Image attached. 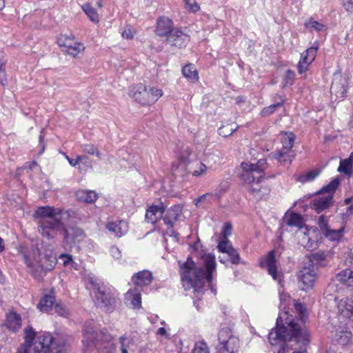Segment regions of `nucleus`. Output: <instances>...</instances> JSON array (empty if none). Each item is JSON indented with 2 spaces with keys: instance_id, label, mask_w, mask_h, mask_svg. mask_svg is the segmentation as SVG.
<instances>
[{
  "instance_id": "obj_1",
  "label": "nucleus",
  "mask_w": 353,
  "mask_h": 353,
  "mask_svg": "<svg viewBox=\"0 0 353 353\" xmlns=\"http://www.w3.org/2000/svg\"><path fill=\"white\" fill-rule=\"evenodd\" d=\"M34 217L39 218L38 230L44 237L54 238L58 232H63L64 239L68 243L82 241L86 236L84 231L77 226L66 228L64 224L65 216H75L72 210H63L50 206H41L34 213Z\"/></svg>"
},
{
  "instance_id": "obj_2",
  "label": "nucleus",
  "mask_w": 353,
  "mask_h": 353,
  "mask_svg": "<svg viewBox=\"0 0 353 353\" xmlns=\"http://www.w3.org/2000/svg\"><path fill=\"white\" fill-rule=\"evenodd\" d=\"M294 309L299 316V319H294L288 312L281 314L277 319L276 325L268 335V340L274 353H285L287 341L294 340L297 343L305 344L309 341L307 330L299 323H304L305 308L301 303H294Z\"/></svg>"
},
{
  "instance_id": "obj_3",
  "label": "nucleus",
  "mask_w": 353,
  "mask_h": 353,
  "mask_svg": "<svg viewBox=\"0 0 353 353\" xmlns=\"http://www.w3.org/2000/svg\"><path fill=\"white\" fill-rule=\"evenodd\" d=\"M203 263L205 270L203 268H196L194 262L188 258L181 268L182 280L186 281L194 288V292L198 294L202 290L205 280L208 283L212 282V273L216 268L215 257L212 254L203 256Z\"/></svg>"
},
{
  "instance_id": "obj_4",
  "label": "nucleus",
  "mask_w": 353,
  "mask_h": 353,
  "mask_svg": "<svg viewBox=\"0 0 353 353\" xmlns=\"http://www.w3.org/2000/svg\"><path fill=\"white\" fill-rule=\"evenodd\" d=\"M83 352H90L97 348L102 353H114L115 346L111 340V336L103 331L99 332L95 330L94 323L87 321L83 330Z\"/></svg>"
},
{
  "instance_id": "obj_5",
  "label": "nucleus",
  "mask_w": 353,
  "mask_h": 353,
  "mask_svg": "<svg viewBox=\"0 0 353 353\" xmlns=\"http://www.w3.org/2000/svg\"><path fill=\"white\" fill-rule=\"evenodd\" d=\"M42 244L32 245V253L24 255V261L32 274L38 279H41L47 272L52 270L56 264V258L50 254L42 252Z\"/></svg>"
},
{
  "instance_id": "obj_6",
  "label": "nucleus",
  "mask_w": 353,
  "mask_h": 353,
  "mask_svg": "<svg viewBox=\"0 0 353 353\" xmlns=\"http://www.w3.org/2000/svg\"><path fill=\"white\" fill-rule=\"evenodd\" d=\"M339 185V180L334 179L329 184L324 186L319 194L327 193V195L319 196L311 202V208L317 213H320L330 208L333 203V194Z\"/></svg>"
},
{
  "instance_id": "obj_7",
  "label": "nucleus",
  "mask_w": 353,
  "mask_h": 353,
  "mask_svg": "<svg viewBox=\"0 0 353 353\" xmlns=\"http://www.w3.org/2000/svg\"><path fill=\"white\" fill-rule=\"evenodd\" d=\"M162 95L163 92L161 90L154 88H148L143 85L135 86L132 93L134 99L143 105L154 103Z\"/></svg>"
},
{
  "instance_id": "obj_8",
  "label": "nucleus",
  "mask_w": 353,
  "mask_h": 353,
  "mask_svg": "<svg viewBox=\"0 0 353 353\" xmlns=\"http://www.w3.org/2000/svg\"><path fill=\"white\" fill-rule=\"evenodd\" d=\"M266 160L260 159L256 164L241 163L243 173L241 178L245 183L253 182L256 179H260L263 176V172L266 166Z\"/></svg>"
},
{
  "instance_id": "obj_9",
  "label": "nucleus",
  "mask_w": 353,
  "mask_h": 353,
  "mask_svg": "<svg viewBox=\"0 0 353 353\" xmlns=\"http://www.w3.org/2000/svg\"><path fill=\"white\" fill-rule=\"evenodd\" d=\"M299 287L303 290L312 288L316 279V272L313 266L303 267L297 273Z\"/></svg>"
},
{
  "instance_id": "obj_10",
  "label": "nucleus",
  "mask_w": 353,
  "mask_h": 353,
  "mask_svg": "<svg viewBox=\"0 0 353 353\" xmlns=\"http://www.w3.org/2000/svg\"><path fill=\"white\" fill-rule=\"evenodd\" d=\"M294 136L292 133L285 134L282 138L283 148L281 150L274 154V157L281 162L285 163L288 161L290 163L293 157V156L290 154V152L294 145Z\"/></svg>"
},
{
  "instance_id": "obj_11",
  "label": "nucleus",
  "mask_w": 353,
  "mask_h": 353,
  "mask_svg": "<svg viewBox=\"0 0 353 353\" xmlns=\"http://www.w3.org/2000/svg\"><path fill=\"white\" fill-rule=\"evenodd\" d=\"M89 283L93 287L95 299L97 303L101 307H105L108 310L112 309V305L114 303V299L109 294H106L104 291L100 290L99 285L97 283V280L92 277L88 278Z\"/></svg>"
},
{
  "instance_id": "obj_12",
  "label": "nucleus",
  "mask_w": 353,
  "mask_h": 353,
  "mask_svg": "<svg viewBox=\"0 0 353 353\" xmlns=\"http://www.w3.org/2000/svg\"><path fill=\"white\" fill-rule=\"evenodd\" d=\"M54 340L49 334L37 336L33 344L34 353H52L54 349Z\"/></svg>"
},
{
  "instance_id": "obj_13",
  "label": "nucleus",
  "mask_w": 353,
  "mask_h": 353,
  "mask_svg": "<svg viewBox=\"0 0 353 353\" xmlns=\"http://www.w3.org/2000/svg\"><path fill=\"white\" fill-rule=\"evenodd\" d=\"M335 281L349 288L353 287V270L347 268L336 274L334 282L331 283L327 287L328 292H337Z\"/></svg>"
},
{
  "instance_id": "obj_14",
  "label": "nucleus",
  "mask_w": 353,
  "mask_h": 353,
  "mask_svg": "<svg viewBox=\"0 0 353 353\" xmlns=\"http://www.w3.org/2000/svg\"><path fill=\"white\" fill-rule=\"evenodd\" d=\"M229 330L222 329L219 333L218 339L219 343L223 345L226 353H234L237 351L239 347V341L236 338L230 336Z\"/></svg>"
},
{
  "instance_id": "obj_15",
  "label": "nucleus",
  "mask_w": 353,
  "mask_h": 353,
  "mask_svg": "<svg viewBox=\"0 0 353 353\" xmlns=\"http://www.w3.org/2000/svg\"><path fill=\"white\" fill-rule=\"evenodd\" d=\"M166 41L172 46L176 48H183L190 41V36L181 31V30L175 28L167 37Z\"/></svg>"
},
{
  "instance_id": "obj_16",
  "label": "nucleus",
  "mask_w": 353,
  "mask_h": 353,
  "mask_svg": "<svg viewBox=\"0 0 353 353\" xmlns=\"http://www.w3.org/2000/svg\"><path fill=\"white\" fill-rule=\"evenodd\" d=\"M3 325L10 332H17L22 326L21 317L17 312L10 311L6 313V320Z\"/></svg>"
},
{
  "instance_id": "obj_17",
  "label": "nucleus",
  "mask_w": 353,
  "mask_h": 353,
  "mask_svg": "<svg viewBox=\"0 0 353 353\" xmlns=\"http://www.w3.org/2000/svg\"><path fill=\"white\" fill-rule=\"evenodd\" d=\"M173 22L168 17H160L157 22L156 33L159 37H168L174 30Z\"/></svg>"
},
{
  "instance_id": "obj_18",
  "label": "nucleus",
  "mask_w": 353,
  "mask_h": 353,
  "mask_svg": "<svg viewBox=\"0 0 353 353\" xmlns=\"http://www.w3.org/2000/svg\"><path fill=\"white\" fill-rule=\"evenodd\" d=\"M36 333L32 326L28 325L24 328L25 343L18 349L17 353H30V348L35 339Z\"/></svg>"
},
{
  "instance_id": "obj_19",
  "label": "nucleus",
  "mask_w": 353,
  "mask_h": 353,
  "mask_svg": "<svg viewBox=\"0 0 353 353\" xmlns=\"http://www.w3.org/2000/svg\"><path fill=\"white\" fill-rule=\"evenodd\" d=\"M261 265H265L269 274H270L274 280L278 281L279 283H281V274H278L277 272V268L276 265V259L274 251H271L269 252L265 259V265H263V263H261Z\"/></svg>"
},
{
  "instance_id": "obj_20",
  "label": "nucleus",
  "mask_w": 353,
  "mask_h": 353,
  "mask_svg": "<svg viewBox=\"0 0 353 353\" xmlns=\"http://www.w3.org/2000/svg\"><path fill=\"white\" fill-rule=\"evenodd\" d=\"M182 210L183 206L180 204L174 205L169 208L163 217L165 223L172 228L174 223L177 221L178 217L181 215Z\"/></svg>"
},
{
  "instance_id": "obj_21",
  "label": "nucleus",
  "mask_w": 353,
  "mask_h": 353,
  "mask_svg": "<svg viewBox=\"0 0 353 353\" xmlns=\"http://www.w3.org/2000/svg\"><path fill=\"white\" fill-rule=\"evenodd\" d=\"M345 81V79L343 78L341 75L334 74V80L330 88L331 93H334L336 96L340 95V97H344L346 89L343 82Z\"/></svg>"
},
{
  "instance_id": "obj_22",
  "label": "nucleus",
  "mask_w": 353,
  "mask_h": 353,
  "mask_svg": "<svg viewBox=\"0 0 353 353\" xmlns=\"http://www.w3.org/2000/svg\"><path fill=\"white\" fill-rule=\"evenodd\" d=\"M345 223L341 221L338 228H331L330 226L323 232L325 236L330 241H339L343 236Z\"/></svg>"
},
{
  "instance_id": "obj_23",
  "label": "nucleus",
  "mask_w": 353,
  "mask_h": 353,
  "mask_svg": "<svg viewBox=\"0 0 353 353\" xmlns=\"http://www.w3.org/2000/svg\"><path fill=\"white\" fill-rule=\"evenodd\" d=\"M340 313L347 318L353 317V299L345 298L341 299L338 304Z\"/></svg>"
},
{
  "instance_id": "obj_24",
  "label": "nucleus",
  "mask_w": 353,
  "mask_h": 353,
  "mask_svg": "<svg viewBox=\"0 0 353 353\" xmlns=\"http://www.w3.org/2000/svg\"><path fill=\"white\" fill-rule=\"evenodd\" d=\"M106 228L116 236L120 237L127 233L128 230V224L123 221L112 222L106 225Z\"/></svg>"
},
{
  "instance_id": "obj_25",
  "label": "nucleus",
  "mask_w": 353,
  "mask_h": 353,
  "mask_svg": "<svg viewBox=\"0 0 353 353\" xmlns=\"http://www.w3.org/2000/svg\"><path fill=\"white\" fill-rule=\"evenodd\" d=\"M164 208L162 206L152 205L146 211L145 219L151 223H156L162 217Z\"/></svg>"
},
{
  "instance_id": "obj_26",
  "label": "nucleus",
  "mask_w": 353,
  "mask_h": 353,
  "mask_svg": "<svg viewBox=\"0 0 353 353\" xmlns=\"http://www.w3.org/2000/svg\"><path fill=\"white\" fill-rule=\"evenodd\" d=\"M152 279V273L147 270L138 272L132 277L134 283L137 287L149 285Z\"/></svg>"
},
{
  "instance_id": "obj_27",
  "label": "nucleus",
  "mask_w": 353,
  "mask_h": 353,
  "mask_svg": "<svg viewBox=\"0 0 353 353\" xmlns=\"http://www.w3.org/2000/svg\"><path fill=\"white\" fill-rule=\"evenodd\" d=\"M125 299L130 301V304L134 308H139L141 305V290L136 287L130 289L125 294Z\"/></svg>"
},
{
  "instance_id": "obj_28",
  "label": "nucleus",
  "mask_w": 353,
  "mask_h": 353,
  "mask_svg": "<svg viewBox=\"0 0 353 353\" xmlns=\"http://www.w3.org/2000/svg\"><path fill=\"white\" fill-rule=\"evenodd\" d=\"M76 196L78 201L92 203L98 198L97 194L92 190H79L76 192Z\"/></svg>"
},
{
  "instance_id": "obj_29",
  "label": "nucleus",
  "mask_w": 353,
  "mask_h": 353,
  "mask_svg": "<svg viewBox=\"0 0 353 353\" xmlns=\"http://www.w3.org/2000/svg\"><path fill=\"white\" fill-rule=\"evenodd\" d=\"M283 222H285L289 226H296L300 229L303 225L301 216L295 212L286 214L283 218Z\"/></svg>"
},
{
  "instance_id": "obj_30",
  "label": "nucleus",
  "mask_w": 353,
  "mask_h": 353,
  "mask_svg": "<svg viewBox=\"0 0 353 353\" xmlns=\"http://www.w3.org/2000/svg\"><path fill=\"white\" fill-rule=\"evenodd\" d=\"M304 26L306 29L310 30V32L315 30L317 32L326 31V26L322 23L317 21L314 19V18H310L307 21H306L304 23Z\"/></svg>"
},
{
  "instance_id": "obj_31",
  "label": "nucleus",
  "mask_w": 353,
  "mask_h": 353,
  "mask_svg": "<svg viewBox=\"0 0 353 353\" xmlns=\"http://www.w3.org/2000/svg\"><path fill=\"white\" fill-rule=\"evenodd\" d=\"M238 128L239 126L236 123H226L219 128L218 133L223 137H228L231 136Z\"/></svg>"
},
{
  "instance_id": "obj_32",
  "label": "nucleus",
  "mask_w": 353,
  "mask_h": 353,
  "mask_svg": "<svg viewBox=\"0 0 353 353\" xmlns=\"http://www.w3.org/2000/svg\"><path fill=\"white\" fill-rule=\"evenodd\" d=\"M207 166L201 161H195L189 167V172L192 175L199 176L205 172Z\"/></svg>"
},
{
  "instance_id": "obj_33",
  "label": "nucleus",
  "mask_w": 353,
  "mask_h": 353,
  "mask_svg": "<svg viewBox=\"0 0 353 353\" xmlns=\"http://www.w3.org/2000/svg\"><path fill=\"white\" fill-rule=\"evenodd\" d=\"M55 299L52 295H46L40 301L38 307L42 312H48L52 307Z\"/></svg>"
},
{
  "instance_id": "obj_34",
  "label": "nucleus",
  "mask_w": 353,
  "mask_h": 353,
  "mask_svg": "<svg viewBox=\"0 0 353 353\" xmlns=\"http://www.w3.org/2000/svg\"><path fill=\"white\" fill-rule=\"evenodd\" d=\"M183 76L192 80L197 81L199 79L198 72L192 64H187L182 70Z\"/></svg>"
},
{
  "instance_id": "obj_35",
  "label": "nucleus",
  "mask_w": 353,
  "mask_h": 353,
  "mask_svg": "<svg viewBox=\"0 0 353 353\" xmlns=\"http://www.w3.org/2000/svg\"><path fill=\"white\" fill-rule=\"evenodd\" d=\"M338 170L347 176L352 175L353 173L352 160L349 158L341 161Z\"/></svg>"
},
{
  "instance_id": "obj_36",
  "label": "nucleus",
  "mask_w": 353,
  "mask_h": 353,
  "mask_svg": "<svg viewBox=\"0 0 353 353\" xmlns=\"http://www.w3.org/2000/svg\"><path fill=\"white\" fill-rule=\"evenodd\" d=\"M82 9L91 21L94 23H98L99 21V17L97 10L90 4L83 5Z\"/></svg>"
},
{
  "instance_id": "obj_37",
  "label": "nucleus",
  "mask_w": 353,
  "mask_h": 353,
  "mask_svg": "<svg viewBox=\"0 0 353 353\" xmlns=\"http://www.w3.org/2000/svg\"><path fill=\"white\" fill-rule=\"evenodd\" d=\"M84 50L85 47L83 44L77 42L73 46H71L68 49H63V50L73 57H76L79 53L83 52Z\"/></svg>"
},
{
  "instance_id": "obj_38",
  "label": "nucleus",
  "mask_w": 353,
  "mask_h": 353,
  "mask_svg": "<svg viewBox=\"0 0 353 353\" xmlns=\"http://www.w3.org/2000/svg\"><path fill=\"white\" fill-rule=\"evenodd\" d=\"M83 152L90 154L95 155L98 159H101V153L99 152L98 148L93 144L88 143L83 145Z\"/></svg>"
},
{
  "instance_id": "obj_39",
  "label": "nucleus",
  "mask_w": 353,
  "mask_h": 353,
  "mask_svg": "<svg viewBox=\"0 0 353 353\" xmlns=\"http://www.w3.org/2000/svg\"><path fill=\"white\" fill-rule=\"evenodd\" d=\"M279 97L280 99L279 101L263 109V110L261 111L262 116L266 117L272 114L275 111L276 108L280 107L283 105V103H284V99L280 96Z\"/></svg>"
},
{
  "instance_id": "obj_40",
  "label": "nucleus",
  "mask_w": 353,
  "mask_h": 353,
  "mask_svg": "<svg viewBox=\"0 0 353 353\" xmlns=\"http://www.w3.org/2000/svg\"><path fill=\"white\" fill-rule=\"evenodd\" d=\"M319 174V170H313L308 172L305 174L299 176L297 178V180L302 183H305L307 181H313Z\"/></svg>"
},
{
  "instance_id": "obj_41",
  "label": "nucleus",
  "mask_w": 353,
  "mask_h": 353,
  "mask_svg": "<svg viewBox=\"0 0 353 353\" xmlns=\"http://www.w3.org/2000/svg\"><path fill=\"white\" fill-rule=\"evenodd\" d=\"M312 61H309V57L305 56L303 53L301 54V59L299 61L297 68L298 71L300 74L305 72L307 70L308 65Z\"/></svg>"
},
{
  "instance_id": "obj_42",
  "label": "nucleus",
  "mask_w": 353,
  "mask_h": 353,
  "mask_svg": "<svg viewBox=\"0 0 353 353\" xmlns=\"http://www.w3.org/2000/svg\"><path fill=\"white\" fill-rule=\"evenodd\" d=\"M319 44L316 41V42L314 43L313 46L311 48L307 49L303 52V54L305 56L309 57V61H313L314 60L316 55L317 50L319 49Z\"/></svg>"
},
{
  "instance_id": "obj_43",
  "label": "nucleus",
  "mask_w": 353,
  "mask_h": 353,
  "mask_svg": "<svg viewBox=\"0 0 353 353\" xmlns=\"http://www.w3.org/2000/svg\"><path fill=\"white\" fill-rule=\"evenodd\" d=\"M261 179H256L253 182L247 183L250 185V191L253 193L256 196H258L261 192L262 186L260 185ZM260 196V195H259Z\"/></svg>"
},
{
  "instance_id": "obj_44",
  "label": "nucleus",
  "mask_w": 353,
  "mask_h": 353,
  "mask_svg": "<svg viewBox=\"0 0 353 353\" xmlns=\"http://www.w3.org/2000/svg\"><path fill=\"white\" fill-rule=\"evenodd\" d=\"M295 79V73L291 70H288L283 79V87L292 85Z\"/></svg>"
},
{
  "instance_id": "obj_45",
  "label": "nucleus",
  "mask_w": 353,
  "mask_h": 353,
  "mask_svg": "<svg viewBox=\"0 0 353 353\" xmlns=\"http://www.w3.org/2000/svg\"><path fill=\"white\" fill-rule=\"evenodd\" d=\"M232 248H233L228 239H224L218 244L219 250L223 253L228 254L230 252V250Z\"/></svg>"
},
{
  "instance_id": "obj_46",
  "label": "nucleus",
  "mask_w": 353,
  "mask_h": 353,
  "mask_svg": "<svg viewBox=\"0 0 353 353\" xmlns=\"http://www.w3.org/2000/svg\"><path fill=\"white\" fill-rule=\"evenodd\" d=\"M230 258V261L232 264H238L240 261V256L237 251L234 249H230L228 253Z\"/></svg>"
},
{
  "instance_id": "obj_47",
  "label": "nucleus",
  "mask_w": 353,
  "mask_h": 353,
  "mask_svg": "<svg viewBox=\"0 0 353 353\" xmlns=\"http://www.w3.org/2000/svg\"><path fill=\"white\" fill-rule=\"evenodd\" d=\"M298 236L300 239L299 242L305 248L309 247L307 244L309 243L310 238L305 232L299 231Z\"/></svg>"
},
{
  "instance_id": "obj_48",
  "label": "nucleus",
  "mask_w": 353,
  "mask_h": 353,
  "mask_svg": "<svg viewBox=\"0 0 353 353\" xmlns=\"http://www.w3.org/2000/svg\"><path fill=\"white\" fill-rule=\"evenodd\" d=\"M325 254L322 251H319L317 252H315L312 254L311 259L310 260V262H314V261H322L325 260Z\"/></svg>"
},
{
  "instance_id": "obj_49",
  "label": "nucleus",
  "mask_w": 353,
  "mask_h": 353,
  "mask_svg": "<svg viewBox=\"0 0 353 353\" xmlns=\"http://www.w3.org/2000/svg\"><path fill=\"white\" fill-rule=\"evenodd\" d=\"M184 1L190 10L193 12H197L200 8L195 0H184Z\"/></svg>"
},
{
  "instance_id": "obj_50",
  "label": "nucleus",
  "mask_w": 353,
  "mask_h": 353,
  "mask_svg": "<svg viewBox=\"0 0 353 353\" xmlns=\"http://www.w3.org/2000/svg\"><path fill=\"white\" fill-rule=\"evenodd\" d=\"M212 196L213 195L209 193L203 194L202 196H199L196 200H195V205L196 206H200V203H201L202 202H210Z\"/></svg>"
},
{
  "instance_id": "obj_51",
  "label": "nucleus",
  "mask_w": 353,
  "mask_h": 353,
  "mask_svg": "<svg viewBox=\"0 0 353 353\" xmlns=\"http://www.w3.org/2000/svg\"><path fill=\"white\" fill-rule=\"evenodd\" d=\"M7 83L6 65L4 63L0 64V84L5 85Z\"/></svg>"
},
{
  "instance_id": "obj_52",
  "label": "nucleus",
  "mask_w": 353,
  "mask_h": 353,
  "mask_svg": "<svg viewBox=\"0 0 353 353\" xmlns=\"http://www.w3.org/2000/svg\"><path fill=\"white\" fill-rule=\"evenodd\" d=\"M54 310L60 316H65L68 315V311L66 308L61 304L57 303L54 305Z\"/></svg>"
},
{
  "instance_id": "obj_53",
  "label": "nucleus",
  "mask_w": 353,
  "mask_h": 353,
  "mask_svg": "<svg viewBox=\"0 0 353 353\" xmlns=\"http://www.w3.org/2000/svg\"><path fill=\"white\" fill-rule=\"evenodd\" d=\"M134 30L131 27L126 28L122 32L124 39H132L134 37Z\"/></svg>"
},
{
  "instance_id": "obj_54",
  "label": "nucleus",
  "mask_w": 353,
  "mask_h": 353,
  "mask_svg": "<svg viewBox=\"0 0 353 353\" xmlns=\"http://www.w3.org/2000/svg\"><path fill=\"white\" fill-rule=\"evenodd\" d=\"M83 159L88 160L89 158L85 155L77 156L76 159H68V163L70 165L74 167L80 162H82Z\"/></svg>"
},
{
  "instance_id": "obj_55",
  "label": "nucleus",
  "mask_w": 353,
  "mask_h": 353,
  "mask_svg": "<svg viewBox=\"0 0 353 353\" xmlns=\"http://www.w3.org/2000/svg\"><path fill=\"white\" fill-rule=\"evenodd\" d=\"M232 234V225L230 223H225L223 230L222 234L225 239H228L227 237Z\"/></svg>"
},
{
  "instance_id": "obj_56",
  "label": "nucleus",
  "mask_w": 353,
  "mask_h": 353,
  "mask_svg": "<svg viewBox=\"0 0 353 353\" xmlns=\"http://www.w3.org/2000/svg\"><path fill=\"white\" fill-rule=\"evenodd\" d=\"M318 223L323 232L329 227L326 222L325 217L324 215H321L319 216Z\"/></svg>"
},
{
  "instance_id": "obj_57",
  "label": "nucleus",
  "mask_w": 353,
  "mask_h": 353,
  "mask_svg": "<svg viewBox=\"0 0 353 353\" xmlns=\"http://www.w3.org/2000/svg\"><path fill=\"white\" fill-rule=\"evenodd\" d=\"M192 353H209L207 347L204 344H196L193 350Z\"/></svg>"
},
{
  "instance_id": "obj_58",
  "label": "nucleus",
  "mask_w": 353,
  "mask_h": 353,
  "mask_svg": "<svg viewBox=\"0 0 353 353\" xmlns=\"http://www.w3.org/2000/svg\"><path fill=\"white\" fill-rule=\"evenodd\" d=\"M68 39H69V35L62 34L58 38L57 43L60 47L64 48L67 43Z\"/></svg>"
},
{
  "instance_id": "obj_59",
  "label": "nucleus",
  "mask_w": 353,
  "mask_h": 353,
  "mask_svg": "<svg viewBox=\"0 0 353 353\" xmlns=\"http://www.w3.org/2000/svg\"><path fill=\"white\" fill-rule=\"evenodd\" d=\"M345 9L350 12H353V0H343Z\"/></svg>"
},
{
  "instance_id": "obj_60",
  "label": "nucleus",
  "mask_w": 353,
  "mask_h": 353,
  "mask_svg": "<svg viewBox=\"0 0 353 353\" xmlns=\"http://www.w3.org/2000/svg\"><path fill=\"white\" fill-rule=\"evenodd\" d=\"M60 258L63 260L64 265H68L69 263L72 262V257L70 254H61Z\"/></svg>"
},
{
  "instance_id": "obj_61",
  "label": "nucleus",
  "mask_w": 353,
  "mask_h": 353,
  "mask_svg": "<svg viewBox=\"0 0 353 353\" xmlns=\"http://www.w3.org/2000/svg\"><path fill=\"white\" fill-rule=\"evenodd\" d=\"M74 36L73 34H70L69 35V39L67 41V43L64 48V49H68L71 46H73L74 44H75L77 42L74 41Z\"/></svg>"
},
{
  "instance_id": "obj_62",
  "label": "nucleus",
  "mask_w": 353,
  "mask_h": 353,
  "mask_svg": "<svg viewBox=\"0 0 353 353\" xmlns=\"http://www.w3.org/2000/svg\"><path fill=\"white\" fill-rule=\"evenodd\" d=\"M127 339L125 336L120 338V343L121 345V353H128L127 347L125 345L124 341Z\"/></svg>"
},
{
  "instance_id": "obj_63",
  "label": "nucleus",
  "mask_w": 353,
  "mask_h": 353,
  "mask_svg": "<svg viewBox=\"0 0 353 353\" xmlns=\"http://www.w3.org/2000/svg\"><path fill=\"white\" fill-rule=\"evenodd\" d=\"M110 252L112 256L114 258H119L120 256L121 252L117 247H112L110 249Z\"/></svg>"
},
{
  "instance_id": "obj_64",
  "label": "nucleus",
  "mask_w": 353,
  "mask_h": 353,
  "mask_svg": "<svg viewBox=\"0 0 353 353\" xmlns=\"http://www.w3.org/2000/svg\"><path fill=\"white\" fill-rule=\"evenodd\" d=\"M157 333L161 336H164L166 338H168V334H167L166 330L164 327H160L158 330Z\"/></svg>"
}]
</instances>
